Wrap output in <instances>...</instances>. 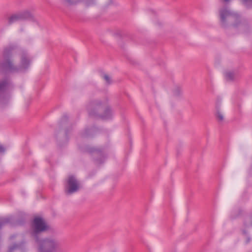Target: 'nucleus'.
<instances>
[{
  "mask_svg": "<svg viewBox=\"0 0 252 252\" xmlns=\"http://www.w3.org/2000/svg\"><path fill=\"white\" fill-rule=\"evenodd\" d=\"M3 59L0 62V71L1 72H24L30 66L31 59L25 51H22L21 54L20 63L16 66L13 63L11 60L12 49L5 48L3 52Z\"/></svg>",
  "mask_w": 252,
  "mask_h": 252,
  "instance_id": "1",
  "label": "nucleus"
},
{
  "mask_svg": "<svg viewBox=\"0 0 252 252\" xmlns=\"http://www.w3.org/2000/svg\"><path fill=\"white\" fill-rule=\"evenodd\" d=\"M219 16L220 25L224 28H226L228 25L237 27L241 22L239 15L225 6L219 9Z\"/></svg>",
  "mask_w": 252,
  "mask_h": 252,
  "instance_id": "2",
  "label": "nucleus"
},
{
  "mask_svg": "<svg viewBox=\"0 0 252 252\" xmlns=\"http://www.w3.org/2000/svg\"><path fill=\"white\" fill-rule=\"evenodd\" d=\"M107 99H104L100 100L99 99H94L87 105V109L89 115L92 116H98L103 119H108L111 117L113 115V111L110 107H107L103 115H100L97 112V110L102 106H104L107 102Z\"/></svg>",
  "mask_w": 252,
  "mask_h": 252,
  "instance_id": "3",
  "label": "nucleus"
},
{
  "mask_svg": "<svg viewBox=\"0 0 252 252\" xmlns=\"http://www.w3.org/2000/svg\"><path fill=\"white\" fill-rule=\"evenodd\" d=\"M38 245V252H55L61 245V242L57 239L51 237L35 240Z\"/></svg>",
  "mask_w": 252,
  "mask_h": 252,
  "instance_id": "4",
  "label": "nucleus"
},
{
  "mask_svg": "<svg viewBox=\"0 0 252 252\" xmlns=\"http://www.w3.org/2000/svg\"><path fill=\"white\" fill-rule=\"evenodd\" d=\"M32 228V235L35 240H36L39 238L40 233L48 230L49 226L43 219L36 217L33 220Z\"/></svg>",
  "mask_w": 252,
  "mask_h": 252,
  "instance_id": "5",
  "label": "nucleus"
},
{
  "mask_svg": "<svg viewBox=\"0 0 252 252\" xmlns=\"http://www.w3.org/2000/svg\"><path fill=\"white\" fill-rule=\"evenodd\" d=\"M28 20L34 21V16L30 11L25 10L10 15L8 19V23L10 25L18 21Z\"/></svg>",
  "mask_w": 252,
  "mask_h": 252,
  "instance_id": "6",
  "label": "nucleus"
},
{
  "mask_svg": "<svg viewBox=\"0 0 252 252\" xmlns=\"http://www.w3.org/2000/svg\"><path fill=\"white\" fill-rule=\"evenodd\" d=\"M81 188L80 182L73 175H69L66 179L65 191L67 194L70 195L78 191Z\"/></svg>",
  "mask_w": 252,
  "mask_h": 252,
  "instance_id": "7",
  "label": "nucleus"
},
{
  "mask_svg": "<svg viewBox=\"0 0 252 252\" xmlns=\"http://www.w3.org/2000/svg\"><path fill=\"white\" fill-rule=\"evenodd\" d=\"M60 1L66 6H74L81 3L88 7L95 3V0H60Z\"/></svg>",
  "mask_w": 252,
  "mask_h": 252,
  "instance_id": "8",
  "label": "nucleus"
},
{
  "mask_svg": "<svg viewBox=\"0 0 252 252\" xmlns=\"http://www.w3.org/2000/svg\"><path fill=\"white\" fill-rule=\"evenodd\" d=\"M8 85L7 80H4L0 82V104H3L6 103L9 99V95L5 93Z\"/></svg>",
  "mask_w": 252,
  "mask_h": 252,
  "instance_id": "9",
  "label": "nucleus"
},
{
  "mask_svg": "<svg viewBox=\"0 0 252 252\" xmlns=\"http://www.w3.org/2000/svg\"><path fill=\"white\" fill-rule=\"evenodd\" d=\"M216 112L215 113V117L219 122H222L224 120V116L223 113L220 110V107L217 105L216 107Z\"/></svg>",
  "mask_w": 252,
  "mask_h": 252,
  "instance_id": "10",
  "label": "nucleus"
},
{
  "mask_svg": "<svg viewBox=\"0 0 252 252\" xmlns=\"http://www.w3.org/2000/svg\"><path fill=\"white\" fill-rule=\"evenodd\" d=\"M225 77L227 81H232L237 77V75L234 71H227L225 72Z\"/></svg>",
  "mask_w": 252,
  "mask_h": 252,
  "instance_id": "11",
  "label": "nucleus"
},
{
  "mask_svg": "<svg viewBox=\"0 0 252 252\" xmlns=\"http://www.w3.org/2000/svg\"><path fill=\"white\" fill-rule=\"evenodd\" d=\"M95 131V128L93 127L90 129H85L81 133L82 136L83 137H88L94 134Z\"/></svg>",
  "mask_w": 252,
  "mask_h": 252,
  "instance_id": "12",
  "label": "nucleus"
},
{
  "mask_svg": "<svg viewBox=\"0 0 252 252\" xmlns=\"http://www.w3.org/2000/svg\"><path fill=\"white\" fill-rule=\"evenodd\" d=\"M12 220V217L0 218V229L1 227L8 223H11Z\"/></svg>",
  "mask_w": 252,
  "mask_h": 252,
  "instance_id": "13",
  "label": "nucleus"
},
{
  "mask_svg": "<svg viewBox=\"0 0 252 252\" xmlns=\"http://www.w3.org/2000/svg\"><path fill=\"white\" fill-rule=\"evenodd\" d=\"M102 78L105 80L106 84L109 85L112 83V80L111 77L107 74L101 75Z\"/></svg>",
  "mask_w": 252,
  "mask_h": 252,
  "instance_id": "14",
  "label": "nucleus"
},
{
  "mask_svg": "<svg viewBox=\"0 0 252 252\" xmlns=\"http://www.w3.org/2000/svg\"><path fill=\"white\" fill-rule=\"evenodd\" d=\"M242 2L248 8H252V0H242Z\"/></svg>",
  "mask_w": 252,
  "mask_h": 252,
  "instance_id": "15",
  "label": "nucleus"
},
{
  "mask_svg": "<svg viewBox=\"0 0 252 252\" xmlns=\"http://www.w3.org/2000/svg\"><path fill=\"white\" fill-rule=\"evenodd\" d=\"M245 225L247 226H252V215L247 218Z\"/></svg>",
  "mask_w": 252,
  "mask_h": 252,
  "instance_id": "16",
  "label": "nucleus"
},
{
  "mask_svg": "<svg viewBox=\"0 0 252 252\" xmlns=\"http://www.w3.org/2000/svg\"><path fill=\"white\" fill-rule=\"evenodd\" d=\"M20 248V245L14 244L13 245L9 247L8 252H14L15 250H19Z\"/></svg>",
  "mask_w": 252,
  "mask_h": 252,
  "instance_id": "17",
  "label": "nucleus"
},
{
  "mask_svg": "<svg viewBox=\"0 0 252 252\" xmlns=\"http://www.w3.org/2000/svg\"><path fill=\"white\" fill-rule=\"evenodd\" d=\"M182 93L181 89L180 87H176L173 91V94L175 96H180Z\"/></svg>",
  "mask_w": 252,
  "mask_h": 252,
  "instance_id": "18",
  "label": "nucleus"
},
{
  "mask_svg": "<svg viewBox=\"0 0 252 252\" xmlns=\"http://www.w3.org/2000/svg\"><path fill=\"white\" fill-rule=\"evenodd\" d=\"M5 151L4 147L0 144V153H3Z\"/></svg>",
  "mask_w": 252,
  "mask_h": 252,
  "instance_id": "19",
  "label": "nucleus"
},
{
  "mask_svg": "<svg viewBox=\"0 0 252 252\" xmlns=\"http://www.w3.org/2000/svg\"><path fill=\"white\" fill-rule=\"evenodd\" d=\"M67 119V116H63V118H62V121H65Z\"/></svg>",
  "mask_w": 252,
  "mask_h": 252,
  "instance_id": "20",
  "label": "nucleus"
},
{
  "mask_svg": "<svg viewBox=\"0 0 252 252\" xmlns=\"http://www.w3.org/2000/svg\"><path fill=\"white\" fill-rule=\"evenodd\" d=\"M224 2H229L230 0H222Z\"/></svg>",
  "mask_w": 252,
  "mask_h": 252,
  "instance_id": "21",
  "label": "nucleus"
},
{
  "mask_svg": "<svg viewBox=\"0 0 252 252\" xmlns=\"http://www.w3.org/2000/svg\"><path fill=\"white\" fill-rule=\"evenodd\" d=\"M250 238H248L247 240V243L249 242L250 241Z\"/></svg>",
  "mask_w": 252,
  "mask_h": 252,
  "instance_id": "22",
  "label": "nucleus"
},
{
  "mask_svg": "<svg viewBox=\"0 0 252 252\" xmlns=\"http://www.w3.org/2000/svg\"><path fill=\"white\" fill-rule=\"evenodd\" d=\"M89 151L90 152H93V150H89Z\"/></svg>",
  "mask_w": 252,
  "mask_h": 252,
  "instance_id": "23",
  "label": "nucleus"
},
{
  "mask_svg": "<svg viewBox=\"0 0 252 252\" xmlns=\"http://www.w3.org/2000/svg\"><path fill=\"white\" fill-rule=\"evenodd\" d=\"M102 161H99V162H98V163H101Z\"/></svg>",
  "mask_w": 252,
  "mask_h": 252,
  "instance_id": "24",
  "label": "nucleus"
}]
</instances>
